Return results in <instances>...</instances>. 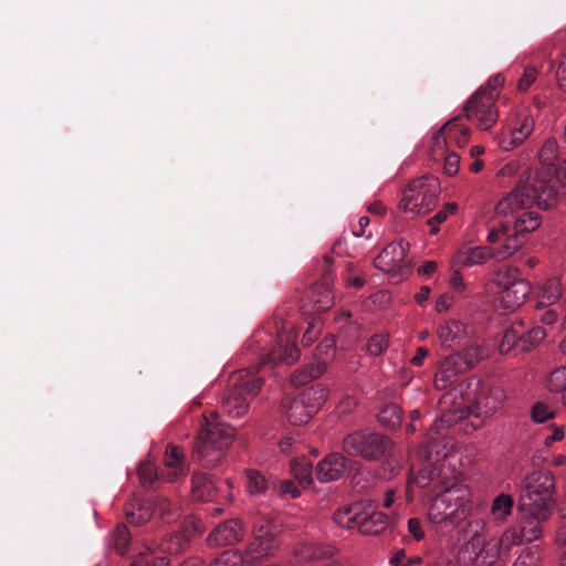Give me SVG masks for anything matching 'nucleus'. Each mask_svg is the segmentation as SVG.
<instances>
[{
	"mask_svg": "<svg viewBox=\"0 0 566 566\" xmlns=\"http://www.w3.org/2000/svg\"><path fill=\"white\" fill-rule=\"evenodd\" d=\"M280 525L266 515H259L253 522V536L243 552L231 549L221 553L210 566H258L280 546Z\"/></svg>",
	"mask_w": 566,
	"mask_h": 566,
	"instance_id": "nucleus-1",
	"label": "nucleus"
},
{
	"mask_svg": "<svg viewBox=\"0 0 566 566\" xmlns=\"http://www.w3.org/2000/svg\"><path fill=\"white\" fill-rule=\"evenodd\" d=\"M556 481L548 470L533 471L522 484L518 509L523 515L548 520L555 506Z\"/></svg>",
	"mask_w": 566,
	"mask_h": 566,
	"instance_id": "nucleus-2",
	"label": "nucleus"
},
{
	"mask_svg": "<svg viewBox=\"0 0 566 566\" xmlns=\"http://www.w3.org/2000/svg\"><path fill=\"white\" fill-rule=\"evenodd\" d=\"M263 378L254 375L250 369H240L232 373L228 386L223 391L220 410L229 417H241L248 411L250 401L256 396Z\"/></svg>",
	"mask_w": 566,
	"mask_h": 566,
	"instance_id": "nucleus-3",
	"label": "nucleus"
},
{
	"mask_svg": "<svg viewBox=\"0 0 566 566\" xmlns=\"http://www.w3.org/2000/svg\"><path fill=\"white\" fill-rule=\"evenodd\" d=\"M233 437L231 427L205 418V426L200 429L195 443L192 459L206 468L216 467L231 446Z\"/></svg>",
	"mask_w": 566,
	"mask_h": 566,
	"instance_id": "nucleus-4",
	"label": "nucleus"
},
{
	"mask_svg": "<svg viewBox=\"0 0 566 566\" xmlns=\"http://www.w3.org/2000/svg\"><path fill=\"white\" fill-rule=\"evenodd\" d=\"M556 191L551 186L541 181H522L510 195L500 200L495 206L497 216H509L517 213L520 210L531 208L534 203L547 209L548 200L555 197Z\"/></svg>",
	"mask_w": 566,
	"mask_h": 566,
	"instance_id": "nucleus-5",
	"label": "nucleus"
},
{
	"mask_svg": "<svg viewBox=\"0 0 566 566\" xmlns=\"http://www.w3.org/2000/svg\"><path fill=\"white\" fill-rule=\"evenodd\" d=\"M441 193L439 179L433 175L413 178L403 188L399 208L413 216H423L432 211Z\"/></svg>",
	"mask_w": 566,
	"mask_h": 566,
	"instance_id": "nucleus-6",
	"label": "nucleus"
},
{
	"mask_svg": "<svg viewBox=\"0 0 566 566\" xmlns=\"http://www.w3.org/2000/svg\"><path fill=\"white\" fill-rule=\"evenodd\" d=\"M268 338H272V336L263 332H258L253 335L252 342L256 344L255 350L260 358V366H272L277 363L290 365L298 358L300 350L295 345L294 335L277 332L274 345L270 349L261 345V343H266Z\"/></svg>",
	"mask_w": 566,
	"mask_h": 566,
	"instance_id": "nucleus-7",
	"label": "nucleus"
},
{
	"mask_svg": "<svg viewBox=\"0 0 566 566\" xmlns=\"http://www.w3.org/2000/svg\"><path fill=\"white\" fill-rule=\"evenodd\" d=\"M469 399L472 400L473 408L478 417H489L499 410L506 395L502 387L491 380L471 378L468 382Z\"/></svg>",
	"mask_w": 566,
	"mask_h": 566,
	"instance_id": "nucleus-8",
	"label": "nucleus"
},
{
	"mask_svg": "<svg viewBox=\"0 0 566 566\" xmlns=\"http://www.w3.org/2000/svg\"><path fill=\"white\" fill-rule=\"evenodd\" d=\"M409 247V242L405 239L390 242L374 259L375 268L390 274L395 282L402 281L410 272V266L406 261Z\"/></svg>",
	"mask_w": 566,
	"mask_h": 566,
	"instance_id": "nucleus-9",
	"label": "nucleus"
},
{
	"mask_svg": "<svg viewBox=\"0 0 566 566\" xmlns=\"http://www.w3.org/2000/svg\"><path fill=\"white\" fill-rule=\"evenodd\" d=\"M332 269V260L328 256H325L315 270V274L319 277L313 282L307 300L311 304L312 311L317 314L329 310L334 304V295L332 292L334 276Z\"/></svg>",
	"mask_w": 566,
	"mask_h": 566,
	"instance_id": "nucleus-10",
	"label": "nucleus"
},
{
	"mask_svg": "<svg viewBox=\"0 0 566 566\" xmlns=\"http://www.w3.org/2000/svg\"><path fill=\"white\" fill-rule=\"evenodd\" d=\"M476 91L465 103L464 113L468 120L476 123L483 129H490L499 118L495 94L485 95Z\"/></svg>",
	"mask_w": 566,
	"mask_h": 566,
	"instance_id": "nucleus-11",
	"label": "nucleus"
},
{
	"mask_svg": "<svg viewBox=\"0 0 566 566\" xmlns=\"http://www.w3.org/2000/svg\"><path fill=\"white\" fill-rule=\"evenodd\" d=\"M356 452L368 461L382 458L392 447L391 440L377 432L356 433Z\"/></svg>",
	"mask_w": 566,
	"mask_h": 566,
	"instance_id": "nucleus-12",
	"label": "nucleus"
},
{
	"mask_svg": "<svg viewBox=\"0 0 566 566\" xmlns=\"http://www.w3.org/2000/svg\"><path fill=\"white\" fill-rule=\"evenodd\" d=\"M350 467V459L345 458L342 453L334 452L327 454L318 462L315 469V474L319 482L326 483L342 478Z\"/></svg>",
	"mask_w": 566,
	"mask_h": 566,
	"instance_id": "nucleus-13",
	"label": "nucleus"
},
{
	"mask_svg": "<svg viewBox=\"0 0 566 566\" xmlns=\"http://www.w3.org/2000/svg\"><path fill=\"white\" fill-rule=\"evenodd\" d=\"M244 535L239 518H230L217 525L208 536L210 546H227L239 543Z\"/></svg>",
	"mask_w": 566,
	"mask_h": 566,
	"instance_id": "nucleus-14",
	"label": "nucleus"
},
{
	"mask_svg": "<svg viewBox=\"0 0 566 566\" xmlns=\"http://www.w3.org/2000/svg\"><path fill=\"white\" fill-rule=\"evenodd\" d=\"M191 483L193 497L201 502L217 500L219 494L224 491L223 488L229 486L227 481H223L221 485H217L210 474L200 472L192 474Z\"/></svg>",
	"mask_w": 566,
	"mask_h": 566,
	"instance_id": "nucleus-15",
	"label": "nucleus"
},
{
	"mask_svg": "<svg viewBox=\"0 0 566 566\" xmlns=\"http://www.w3.org/2000/svg\"><path fill=\"white\" fill-rule=\"evenodd\" d=\"M437 335L442 346L455 349L460 348L468 343V332L463 323L450 319L439 325Z\"/></svg>",
	"mask_w": 566,
	"mask_h": 566,
	"instance_id": "nucleus-16",
	"label": "nucleus"
},
{
	"mask_svg": "<svg viewBox=\"0 0 566 566\" xmlns=\"http://www.w3.org/2000/svg\"><path fill=\"white\" fill-rule=\"evenodd\" d=\"M525 521L522 523L518 534L515 531H506L504 532L501 544L505 543L510 544H518L522 542H533L541 537L543 530L542 523L546 520H539L534 516L523 515Z\"/></svg>",
	"mask_w": 566,
	"mask_h": 566,
	"instance_id": "nucleus-17",
	"label": "nucleus"
},
{
	"mask_svg": "<svg viewBox=\"0 0 566 566\" xmlns=\"http://www.w3.org/2000/svg\"><path fill=\"white\" fill-rule=\"evenodd\" d=\"M471 130L468 126L457 123V119L449 120L433 135V143L437 146L454 142L458 147H463L468 144Z\"/></svg>",
	"mask_w": 566,
	"mask_h": 566,
	"instance_id": "nucleus-18",
	"label": "nucleus"
},
{
	"mask_svg": "<svg viewBox=\"0 0 566 566\" xmlns=\"http://www.w3.org/2000/svg\"><path fill=\"white\" fill-rule=\"evenodd\" d=\"M164 465L165 470L161 471V476L169 482L186 475L182 450L174 444H168L164 455Z\"/></svg>",
	"mask_w": 566,
	"mask_h": 566,
	"instance_id": "nucleus-19",
	"label": "nucleus"
},
{
	"mask_svg": "<svg viewBox=\"0 0 566 566\" xmlns=\"http://www.w3.org/2000/svg\"><path fill=\"white\" fill-rule=\"evenodd\" d=\"M464 374L459 364L450 355L446 357L439 365L434 378L433 385L437 390H446L454 385L460 375Z\"/></svg>",
	"mask_w": 566,
	"mask_h": 566,
	"instance_id": "nucleus-20",
	"label": "nucleus"
},
{
	"mask_svg": "<svg viewBox=\"0 0 566 566\" xmlns=\"http://www.w3.org/2000/svg\"><path fill=\"white\" fill-rule=\"evenodd\" d=\"M196 532V525L192 526V530H190L187 525H184L180 532L166 535L160 541L158 548L160 552L168 555H178L186 551Z\"/></svg>",
	"mask_w": 566,
	"mask_h": 566,
	"instance_id": "nucleus-21",
	"label": "nucleus"
},
{
	"mask_svg": "<svg viewBox=\"0 0 566 566\" xmlns=\"http://www.w3.org/2000/svg\"><path fill=\"white\" fill-rule=\"evenodd\" d=\"M531 293V285L527 281L515 282L506 291L500 292V302L502 306L510 311H515L524 304Z\"/></svg>",
	"mask_w": 566,
	"mask_h": 566,
	"instance_id": "nucleus-22",
	"label": "nucleus"
},
{
	"mask_svg": "<svg viewBox=\"0 0 566 566\" xmlns=\"http://www.w3.org/2000/svg\"><path fill=\"white\" fill-rule=\"evenodd\" d=\"M469 509V501L465 499L464 494H462L460 502L454 504H446L443 500H440L436 496L428 514L431 520L436 522H442L457 515L460 511L461 513H464Z\"/></svg>",
	"mask_w": 566,
	"mask_h": 566,
	"instance_id": "nucleus-23",
	"label": "nucleus"
},
{
	"mask_svg": "<svg viewBox=\"0 0 566 566\" xmlns=\"http://www.w3.org/2000/svg\"><path fill=\"white\" fill-rule=\"evenodd\" d=\"M281 408L289 422L294 426L305 424L314 416L298 396L293 399L285 398L281 403Z\"/></svg>",
	"mask_w": 566,
	"mask_h": 566,
	"instance_id": "nucleus-24",
	"label": "nucleus"
},
{
	"mask_svg": "<svg viewBox=\"0 0 566 566\" xmlns=\"http://www.w3.org/2000/svg\"><path fill=\"white\" fill-rule=\"evenodd\" d=\"M360 504L363 505L364 501L358 502L356 500V512ZM356 525L358 526L359 533L363 535H378L385 531L387 526V515L378 511H373L370 514L359 520L356 513Z\"/></svg>",
	"mask_w": 566,
	"mask_h": 566,
	"instance_id": "nucleus-25",
	"label": "nucleus"
},
{
	"mask_svg": "<svg viewBox=\"0 0 566 566\" xmlns=\"http://www.w3.org/2000/svg\"><path fill=\"white\" fill-rule=\"evenodd\" d=\"M459 364L464 373L473 369L484 358V350L478 344H469L459 348V350L451 355Z\"/></svg>",
	"mask_w": 566,
	"mask_h": 566,
	"instance_id": "nucleus-26",
	"label": "nucleus"
},
{
	"mask_svg": "<svg viewBox=\"0 0 566 566\" xmlns=\"http://www.w3.org/2000/svg\"><path fill=\"white\" fill-rule=\"evenodd\" d=\"M494 252L488 247H474L457 252L453 262L461 266H473L485 263Z\"/></svg>",
	"mask_w": 566,
	"mask_h": 566,
	"instance_id": "nucleus-27",
	"label": "nucleus"
},
{
	"mask_svg": "<svg viewBox=\"0 0 566 566\" xmlns=\"http://www.w3.org/2000/svg\"><path fill=\"white\" fill-rule=\"evenodd\" d=\"M326 370L325 361H313L304 368L295 370L291 376V385L301 387L321 377Z\"/></svg>",
	"mask_w": 566,
	"mask_h": 566,
	"instance_id": "nucleus-28",
	"label": "nucleus"
},
{
	"mask_svg": "<svg viewBox=\"0 0 566 566\" xmlns=\"http://www.w3.org/2000/svg\"><path fill=\"white\" fill-rule=\"evenodd\" d=\"M511 216L514 218L513 231L523 238L541 226V216L535 211H522Z\"/></svg>",
	"mask_w": 566,
	"mask_h": 566,
	"instance_id": "nucleus-29",
	"label": "nucleus"
},
{
	"mask_svg": "<svg viewBox=\"0 0 566 566\" xmlns=\"http://www.w3.org/2000/svg\"><path fill=\"white\" fill-rule=\"evenodd\" d=\"M290 472L302 488H306L313 482V464L305 457L293 459Z\"/></svg>",
	"mask_w": 566,
	"mask_h": 566,
	"instance_id": "nucleus-30",
	"label": "nucleus"
},
{
	"mask_svg": "<svg viewBox=\"0 0 566 566\" xmlns=\"http://www.w3.org/2000/svg\"><path fill=\"white\" fill-rule=\"evenodd\" d=\"M296 557L302 562L332 557L335 554V547L331 545L308 543L302 545L296 551Z\"/></svg>",
	"mask_w": 566,
	"mask_h": 566,
	"instance_id": "nucleus-31",
	"label": "nucleus"
},
{
	"mask_svg": "<svg viewBox=\"0 0 566 566\" xmlns=\"http://www.w3.org/2000/svg\"><path fill=\"white\" fill-rule=\"evenodd\" d=\"M327 396V390L319 384L311 386L304 389L300 395V399L304 405L315 415L322 405L324 403Z\"/></svg>",
	"mask_w": 566,
	"mask_h": 566,
	"instance_id": "nucleus-32",
	"label": "nucleus"
},
{
	"mask_svg": "<svg viewBox=\"0 0 566 566\" xmlns=\"http://www.w3.org/2000/svg\"><path fill=\"white\" fill-rule=\"evenodd\" d=\"M563 293L562 283L557 277L547 280L538 302L539 306H548L558 302Z\"/></svg>",
	"mask_w": 566,
	"mask_h": 566,
	"instance_id": "nucleus-33",
	"label": "nucleus"
},
{
	"mask_svg": "<svg viewBox=\"0 0 566 566\" xmlns=\"http://www.w3.org/2000/svg\"><path fill=\"white\" fill-rule=\"evenodd\" d=\"M402 419V409L396 403H388L378 413L379 422L389 429L399 428Z\"/></svg>",
	"mask_w": 566,
	"mask_h": 566,
	"instance_id": "nucleus-34",
	"label": "nucleus"
},
{
	"mask_svg": "<svg viewBox=\"0 0 566 566\" xmlns=\"http://www.w3.org/2000/svg\"><path fill=\"white\" fill-rule=\"evenodd\" d=\"M505 239L501 247L494 252V255L499 259H507L518 251L525 242V238L513 231L512 234L504 235Z\"/></svg>",
	"mask_w": 566,
	"mask_h": 566,
	"instance_id": "nucleus-35",
	"label": "nucleus"
},
{
	"mask_svg": "<svg viewBox=\"0 0 566 566\" xmlns=\"http://www.w3.org/2000/svg\"><path fill=\"white\" fill-rule=\"evenodd\" d=\"M520 270L514 266H504L496 271L494 283L501 291H506L509 286H513L515 282H521Z\"/></svg>",
	"mask_w": 566,
	"mask_h": 566,
	"instance_id": "nucleus-36",
	"label": "nucleus"
},
{
	"mask_svg": "<svg viewBox=\"0 0 566 566\" xmlns=\"http://www.w3.org/2000/svg\"><path fill=\"white\" fill-rule=\"evenodd\" d=\"M523 329V324H513L504 332L503 338L500 343V352L509 353L511 349L516 348L520 350V340Z\"/></svg>",
	"mask_w": 566,
	"mask_h": 566,
	"instance_id": "nucleus-37",
	"label": "nucleus"
},
{
	"mask_svg": "<svg viewBox=\"0 0 566 566\" xmlns=\"http://www.w3.org/2000/svg\"><path fill=\"white\" fill-rule=\"evenodd\" d=\"M546 336V332L542 327H534L527 332L522 329L521 340H520V350L521 352H530L533 349L538 343H541Z\"/></svg>",
	"mask_w": 566,
	"mask_h": 566,
	"instance_id": "nucleus-38",
	"label": "nucleus"
},
{
	"mask_svg": "<svg viewBox=\"0 0 566 566\" xmlns=\"http://www.w3.org/2000/svg\"><path fill=\"white\" fill-rule=\"evenodd\" d=\"M247 489L251 495H261L268 489L269 484L265 476L256 470H247Z\"/></svg>",
	"mask_w": 566,
	"mask_h": 566,
	"instance_id": "nucleus-39",
	"label": "nucleus"
},
{
	"mask_svg": "<svg viewBox=\"0 0 566 566\" xmlns=\"http://www.w3.org/2000/svg\"><path fill=\"white\" fill-rule=\"evenodd\" d=\"M458 205L455 202L446 203L442 209L437 211L431 218L427 220V224L430 227V234L434 235L439 232V224L443 223L449 216L457 212Z\"/></svg>",
	"mask_w": 566,
	"mask_h": 566,
	"instance_id": "nucleus-40",
	"label": "nucleus"
},
{
	"mask_svg": "<svg viewBox=\"0 0 566 566\" xmlns=\"http://www.w3.org/2000/svg\"><path fill=\"white\" fill-rule=\"evenodd\" d=\"M542 552L538 545L524 547L517 556L514 566H539Z\"/></svg>",
	"mask_w": 566,
	"mask_h": 566,
	"instance_id": "nucleus-41",
	"label": "nucleus"
},
{
	"mask_svg": "<svg viewBox=\"0 0 566 566\" xmlns=\"http://www.w3.org/2000/svg\"><path fill=\"white\" fill-rule=\"evenodd\" d=\"M441 475V469L436 464L427 463L413 476V482L419 488H427L431 482L436 481Z\"/></svg>",
	"mask_w": 566,
	"mask_h": 566,
	"instance_id": "nucleus-42",
	"label": "nucleus"
},
{
	"mask_svg": "<svg viewBox=\"0 0 566 566\" xmlns=\"http://www.w3.org/2000/svg\"><path fill=\"white\" fill-rule=\"evenodd\" d=\"M130 566H169V560L165 556H153V549L145 548L134 558Z\"/></svg>",
	"mask_w": 566,
	"mask_h": 566,
	"instance_id": "nucleus-43",
	"label": "nucleus"
},
{
	"mask_svg": "<svg viewBox=\"0 0 566 566\" xmlns=\"http://www.w3.org/2000/svg\"><path fill=\"white\" fill-rule=\"evenodd\" d=\"M558 159V143L555 138H548L544 142L539 150V161L547 166H554Z\"/></svg>",
	"mask_w": 566,
	"mask_h": 566,
	"instance_id": "nucleus-44",
	"label": "nucleus"
},
{
	"mask_svg": "<svg viewBox=\"0 0 566 566\" xmlns=\"http://www.w3.org/2000/svg\"><path fill=\"white\" fill-rule=\"evenodd\" d=\"M513 505V497L509 494L502 493L493 500L492 513L500 518H506L511 515Z\"/></svg>",
	"mask_w": 566,
	"mask_h": 566,
	"instance_id": "nucleus-45",
	"label": "nucleus"
},
{
	"mask_svg": "<svg viewBox=\"0 0 566 566\" xmlns=\"http://www.w3.org/2000/svg\"><path fill=\"white\" fill-rule=\"evenodd\" d=\"M154 512L159 513L165 522H171L178 517V507L166 497H158L154 505Z\"/></svg>",
	"mask_w": 566,
	"mask_h": 566,
	"instance_id": "nucleus-46",
	"label": "nucleus"
},
{
	"mask_svg": "<svg viewBox=\"0 0 566 566\" xmlns=\"http://www.w3.org/2000/svg\"><path fill=\"white\" fill-rule=\"evenodd\" d=\"M566 386V367L559 366L547 376V388L552 392H560Z\"/></svg>",
	"mask_w": 566,
	"mask_h": 566,
	"instance_id": "nucleus-47",
	"label": "nucleus"
},
{
	"mask_svg": "<svg viewBox=\"0 0 566 566\" xmlns=\"http://www.w3.org/2000/svg\"><path fill=\"white\" fill-rule=\"evenodd\" d=\"M388 347V337L385 334H375L373 335L366 346L365 350L371 356H380L385 353Z\"/></svg>",
	"mask_w": 566,
	"mask_h": 566,
	"instance_id": "nucleus-48",
	"label": "nucleus"
},
{
	"mask_svg": "<svg viewBox=\"0 0 566 566\" xmlns=\"http://www.w3.org/2000/svg\"><path fill=\"white\" fill-rule=\"evenodd\" d=\"M130 542V534L125 524L117 525L114 532V548L119 554H125Z\"/></svg>",
	"mask_w": 566,
	"mask_h": 566,
	"instance_id": "nucleus-49",
	"label": "nucleus"
},
{
	"mask_svg": "<svg viewBox=\"0 0 566 566\" xmlns=\"http://www.w3.org/2000/svg\"><path fill=\"white\" fill-rule=\"evenodd\" d=\"M138 476L145 489L150 488L158 479V474L150 462H142L139 464Z\"/></svg>",
	"mask_w": 566,
	"mask_h": 566,
	"instance_id": "nucleus-50",
	"label": "nucleus"
},
{
	"mask_svg": "<svg viewBox=\"0 0 566 566\" xmlns=\"http://www.w3.org/2000/svg\"><path fill=\"white\" fill-rule=\"evenodd\" d=\"M538 75L536 67L528 65L524 67L523 74L517 81V91L525 93L534 84Z\"/></svg>",
	"mask_w": 566,
	"mask_h": 566,
	"instance_id": "nucleus-51",
	"label": "nucleus"
},
{
	"mask_svg": "<svg viewBox=\"0 0 566 566\" xmlns=\"http://www.w3.org/2000/svg\"><path fill=\"white\" fill-rule=\"evenodd\" d=\"M458 493H462L467 496V491L461 490L455 484H451L450 486L447 485L442 491H437L436 496L443 500L446 504H454L459 503L462 497V495H458Z\"/></svg>",
	"mask_w": 566,
	"mask_h": 566,
	"instance_id": "nucleus-52",
	"label": "nucleus"
},
{
	"mask_svg": "<svg viewBox=\"0 0 566 566\" xmlns=\"http://www.w3.org/2000/svg\"><path fill=\"white\" fill-rule=\"evenodd\" d=\"M505 83V77L502 73H497L493 76H491L486 84L482 87H480L478 91H484L483 93L485 95H493L495 94V99H497L500 90L503 87Z\"/></svg>",
	"mask_w": 566,
	"mask_h": 566,
	"instance_id": "nucleus-53",
	"label": "nucleus"
},
{
	"mask_svg": "<svg viewBox=\"0 0 566 566\" xmlns=\"http://www.w3.org/2000/svg\"><path fill=\"white\" fill-rule=\"evenodd\" d=\"M335 347L336 340L333 337L323 339L316 347V361L326 363L327 359L334 355Z\"/></svg>",
	"mask_w": 566,
	"mask_h": 566,
	"instance_id": "nucleus-54",
	"label": "nucleus"
},
{
	"mask_svg": "<svg viewBox=\"0 0 566 566\" xmlns=\"http://www.w3.org/2000/svg\"><path fill=\"white\" fill-rule=\"evenodd\" d=\"M333 520L338 526L344 527L348 531L352 530V523H354L352 505L349 504L335 512L333 515Z\"/></svg>",
	"mask_w": 566,
	"mask_h": 566,
	"instance_id": "nucleus-55",
	"label": "nucleus"
},
{
	"mask_svg": "<svg viewBox=\"0 0 566 566\" xmlns=\"http://www.w3.org/2000/svg\"><path fill=\"white\" fill-rule=\"evenodd\" d=\"M531 417L534 422L543 423L554 418V412L543 402H536L531 410Z\"/></svg>",
	"mask_w": 566,
	"mask_h": 566,
	"instance_id": "nucleus-56",
	"label": "nucleus"
},
{
	"mask_svg": "<svg viewBox=\"0 0 566 566\" xmlns=\"http://www.w3.org/2000/svg\"><path fill=\"white\" fill-rule=\"evenodd\" d=\"M321 325L322 322L319 317L311 318V321L307 323V328L302 338V343L304 346L311 345L318 337Z\"/></svg>",
	"mask_w": 566,
	"mask_h": 566,
	"instance_id": "nucleus-57",
	"label": "nucleus"
},
{
	"mask_svg": "<svg viewBox=\"0 0 566 566\" xmlns=\"http://www.w3.org/2000/svg\"><path fill=\"white\" fill-rule=\"evenodd\" d=\"M526 139L525 135L521 134L518 129L514 127L509 137L501 139L500 145L504 150L509 151L523 144Z\"/></svg>",
	"mask_w": 566,
	"mask_h": 566,
	"instance_id": "nucleus-58",
	"label": "nucleus"
},
{
	"mask_svg": "<svg viewBox=\"0 0 566 566\" xmlns=\"http://www.w3.org/2000/svg\"><path fill=\"white\" fill-rule=\"evenodd\" d=\"M151 516L149 506L142 505L137 512H127L126 521L132 525H142L146 523Z\"/></svg>",
	"mask_w": 566,
	"mask_h": 566,
	"instance_id": "nucleus-59",
	"label": "nucleus"
},
{
	"mask_svg": "<svg viewBox=\"0 0 566 566\" xmlns=\"http://www.w3.org/2000/svg\"><path fill=\"white\" fill-rule=\"evenodd\" d=\"M274 490H276L280 495H290L293 499H296L301 495V489L294 483L293 480L281 481L277 485L274 486Z\"/></svg>",
	"mask_w": 566,
	"mask_h": 566,
	"instance_id": "nucleus-60",
	"label": "nucleus"
},
{
	"mask_svg": "<svg viewBox=\"0 0 566 566\" xmlns=\"http://www.w3.org/2000/svg\"><path fill=\"white\" fill-rule=\"evenodd\" d=\"M555 76L558 87L563 92H566V53H563L558 56L556 62Z\"/></svg>",
	"mask_w": 566,
	"mask_h": 566,
	"instance_id": "nucleus-61",
	"label": "nucleus"
},
{
	"mask_svg": "<svg viewBox=\"0 0 566 566\" xmlns=\"http://www.w3.org/2000/svg\"><path fill=\"white\" fill-rule=\"evenodd\" d=\"M459 165L460 156L455 153H450L444 158L443 172L447 176L452 177L458 172Z\"/></svg>",
	"mask_w": 566,
	"mask_h": 566,
	"instance_id": "nucleus-62",
	"label": "nucleus"
},
{
	"mask_svg": "<svg viewBox=\"0 0 566 566\" xmlns=\"http://www.w3.org/2000/svg\"><path fill=\"white\" fill-rule=\"evenodd\" d=\"M510 231V224L507 222H502L497 228H494L488 234V241L491 243H495L500 241L504 235H507Z\"/></svg>",
	"mask_w": 566,
	"mask_h": 566,
	"instance_id": "nucleus-63",
	"label": "nucleus"
},
{
	"mask_svg": "<svg viewBox=\"0 0 566 566\" xmlns=\"http://www.w3.org/2000/svg\"><path fill=\"white\" fill-rule=\"evenodd\" d=\"M408 531L413 536L416 541H421L424 538V532L422 530L421 523L418 518L411 517L408 520Z\"/></svg>",
	"mask_w": 566,
	"mask_h": 566,
	"instance_id": "nucleus-64",
	"label": "nucleus"
}]
</instances>
